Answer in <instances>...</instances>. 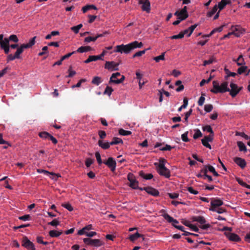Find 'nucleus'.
I'll list each match as a JSON object with an SVG mask.
<instances>
[{
    "mask_svg": "<svg viewBox=\"0 0 250 250\" xmlns=\"http://www.w3.org/2000/svg\"><path fill=\"white\" fill-rule=\"evenodd\" d=\"M143 46V43L142 42H139L137 41L131 42L127 44H121L116 46L115 52H119L128 54L131 51L137 48H141Z\"/></svg>",
    "mask_w": 250,
    "mask_h": 250,
    "instance_id": "obj_1",
    "label": "nucleus"
},
{
    "mask_svg": "<svg viewBox=\"0 0 250 250\" xmlns=\"http://www.w3.org/2000/svg\"><path fill=\"white\" fill-rule=\"evenodd\" d=\"M167 161L163 158L159 159L158 162L154 163V165L156 167V170L158 174L166 178L170 177V171L165 167Z\"/></svg>",
    "mask_w": 250,
    "mask_h": 250,
    "instance_id": "obj_2",
    "label": "nucleus"
},
{
    "mask_svg": "<svg viewBox=\"0 0 250 250\" xmlns=\"http://www.w3.org/2000/svg\"><path fill=\"white\" fill-rule=\"evenodd\" d=\"M212 84L213 88L210 90V91L213 93H223L229 91L228 83L227 82H224L220 84L218 82L214 81L212 82Z\"/></svg>",
    "mask_w": 250,
    "mask_h": 250,
    "instance_id": "obj_3",
    "label": "nucleus"
},
{
    "mask_svg": "<svg viewBox=\"0 0 250 250\" xmlns=\"http://www.w3.org/2000/svg\"><path fill=\"white\" fill-rule=\"evenodd\" d=\"M162 216L164 218L165 220L167 221V222L171 223L172 225L174 227L178 229L179 230L184 231V227L182 226L177 225V224L179 223V222L176 219H174L167 213H164L162 215Z\"/></svg>",
    "mask_w": 250,
    "mask_h": 250,
    "instance_id": "obj_4",
    "label": "nucleus"
},
{
    "mask_svg": "<svg viewBox=\"0 0 250 250\" xmlns=\"http://www.w3.org/2000/svg\"><path fill=\"white\" fill-rule=\"evenodd\" d=\"M193 221L197 222L201 225L200 228L203 229H207L210 227L209 224H206L205 218L203 216H198L192 218Z\"/></svg>",
    "mask_w": 250,
    "mask_h": 250,
    "instance_id": "obj_5",
    "label": "nucleus"
},
{
    "mask_svg": "<svg viewBox=\"0 0 250 250\" xmlns=\"http://www.w3.org/2000/svg\"><path fill=\"white\" fill-rule=\"evenodd\" d=\"M83 241L87 245L95 247H101L104 244V243L101 240L97 239H92L89 238H86L83 239Z\"/></svg>",
    "mask_w": 250,
    "mask_h": 250,
    "instance_id": "obj_6",
    "label": "nucleus"
},
{
    "mask_svg": "<svg viewBox=\"0 0 250 250\" xmlns=\"http://www.w3.org/2000/svg\"><path fill=\"white\" fill-rule=\"evenodd\" d=\"M231 30L232 35H234L236 37H240L246 32L245 29L239 25L232 26Z\"/></svg>",
    "mask_w": 250,
    "mask_h": 250,
    "instance_id": "obj_7",
    "label": "nucleus"
},
{
    "mask_svg": "<svg viewBox=\"0 0 250 250\" xmlns=\"http://www.w3.org/2000/svg\"><path fill=\"white\" fill-rule=\"evenodd\" d=\"M230 89H229V91L228 92H229V94L232 97H235L242 88V87H238L236 84L233 83H230Z\"/></svg>",
    "mask_w": 250,
    "mask_h": 250,
    "instance_id": "obj_8",
    "label": "nucleus"
},
{
    "mask_svg": "<svg viewBox=\"0 0 250 250\" xmlns=\"http://www.w3.org/2000/svg\"><path fill=\"white\" fill-rule=\"evenodd\" d=\"M120 76H121V74L119 72L112 74L110 79V82L116 84L122 83L125 80V77L124 75H122L121 78L118 79L117 77Z\"/></svg>",
    "mask_w": 250,
    "mask_h": 250,
    "instance_id": "obj_9",
    "label": "nucleus"
},
{
    "mask_svg": "<svg viewBox=\"0 0 250 250\" xmlns=\"http://www.w3.org/2000/svg\"><path fill=\"white\" fill-rule=\"evenodd\" d=\"M22 246L28 250H36L33 243L31 242L26 236L24 237L23 238Z\"/></svg>",
    "mask_w": 250,
    "mask_h": 250,
    "instance_id": "obj_10",
    "label": "nucleus"
},
{
    "mask_svg": "<svg viewBox=\"0 0 250 250\" xmlns=\"http://www.w3.org/2000/svg\"><path fill=\"white\" fill-rule=\"evenodd\" d=\"M119 64L113 61L106 62L104 68L110 71L118 70L119 69L118 66Z\"/></svg>",
    "mask_w": 250,
    "mask_h": 250,
    "instance_id": "obj_11",
    "label": "nucleus"
},
{
    "mask_svg": "<svg viewBox=\"0 0 250 250\" xmlns=\"http://www.w3.org/2000/svg\"><path fill=\"white\" fill-rule=\"evenodd\" d=\"M111 170V171L114 172L116 167V161L112 157L108 158L106 162H104Z\"/></svg>",
    "mask_w": 250,
    "mask_h": 250,
    "instance_id": "obj_12",
    "label": "nucleus"
},
{
    "mask_svg": "<svg viewBox=\"0 0 250 250\" xmlns=\"http://www.w3.org/2000/svg\"><path fill=\"white\" fill-rule=\"evenodd\" d=\"M213 139V135H209L208 136H206L203 138L201 140L202 143L204 146L209 148V149H211V146L209 144V142H212Z\"/></svg>",
    "mask_w": 250,
    "mask_h": 250,
    "instance_id": "obj_13",
    "label": "nucleus"
},
{
    "mask_svg": "<svg viewBox=\"0 0 250 250\" xmlns=\"http://www.w3.org/2000/svg\"><path fill=\"white\" fill-rule=\"evenodd\" d=\"M139 4H142V9L143 11L149 13L150 11V3L148 0H140Z\"/></svg>",
    "mask_w": 250,
    "mask_h": 250,
    "instance_id": "obj_14",
    "label": "nucleus"
},
{
    "mask_svg": "<svg viewBox=\"0 0 250 250\" xmlns=\"http://www.w3.org/2000/svg\"><path fill=\"white\" fill-rule=\"evenodd\" d=\"M22 50L20 47H18L15 54L13 55L12 54H9L7 58V62L13 61L16 59H20L21 58L20 55L22 53Z\"/></svg>",
    "mask_w": 250,
    "mask_h": 250,
    "instance_id": "obj_15",
    "label": "nucleus"
},
{
    "mask_svg": "<svg viewBox=\"0 0 250 250\" xmlns=\"http://www.w3.org/2000/svg\"><path fill=\"white\" fill-rule=\"evenodd\" d=\"M140 189L141 190H145L148 194L153 196H157L159 194V192L157 189L151 187L140 188Z\"/></svg>",
    "mask_w": 250,
    "mask_h": 250,
    "instance_id": "obj_16",
    "label": "nucleus"
},
{
    "mask_svg": "<svg viewBox=\"0 0 250 250\" xmlns=\"http://www.w3.org/2000/svg\"><path fill=\"white\" fill-rule=\"evenodd\" d=\"M37 172L39 173H44L47 174L49 177L53 180H57V179L59 177L56 174L53 172H49L46 170L42 169H37Z\"/></svg>",
    "mask_w": 250,
    "mask_h": 250,
    "instance_id": "obj_17",
    "label": "nucleus"
},
{
    "mask_svg": "<svg viewBox=\"0 0 250 250\" xmlns=\"http://www.w3.org/2000/svg\"><path fill=\"white\" fill-rule=\"evenodd\" d=\"M234 162L241 168H244L246 166V162L244 159L240 157H235L233 159Z\"/></svg>",
    "mask_w": 250,
    "mask_h": 250,
    "instance_id": "obj_18",
    "label": "nucleus"
},
{
    "mask_svg": "<svg viewBox=\"0 0 250 250\" xmlns=\"http://www.w3.org/2000/svg\"><path fill=\"white\" fill-rule=\"evenodd\" d=\"M35 39L36 37H34L33 38H31L28 43L26 44H23L21 45L19 47L20 49H21L22 50V52L23 51L24 49L28 48L32 46H33L35 43Z\"/></svg>",
    "mask_w": 250,
    "mask_h": 250,
    "instance_id": "obj_19",
    "label": "nucleus"
},
{
    "mask_svg": "<svg viewBox=\"0 0 250 250\" xmlns=\"http://www.w3.org/2000/svg\"><path fill=\"white\" fill-rule=\"evenodd\" d=\"M223 204V201L221 199L216 198L212 199L210 202L211 208H217Z\"/></svg>",
    "mask_w": 250,
    "mask_h": 250,
    "instance_id": "obj_20",
    "label": "nucleus"
},
{
    "mask_svg": "<svg viewBox=\"0 0 250 250\" xmlns=\"http://www.w3.org/2000/svg\"><path fill=\"white\" fill-rule=\"evenodd\" d=\"M197 26V24H195L190 26L188 29H185L183 31H181L182 33L183 34V36L184 37L185 35H187L188 37H189Z\"/></svg>",
    "mask_w": 250,
    "mask_h": 250,
    "instance_id": "obj_21",
    "label": "nucleus"
},
{
    "mask_svg": "<svg viewBox=\"0 0 250 250\" xmlns=\"http://www.w3.org/2000/svg\"><path fill=\"white\" fill-rule=\"evenodd\" d=\"M179 19H183V20L186 19L188 17L187 11V7L185 6L180 11H179Z\"/></svg>",
    "mask_w": 250,
    "mask_h": 250,
    "instance_id": "obj_22",
    "label": "nucleus"
},
{
    "mask_svg": "<svg viewBox=\"0 0 250 250\" xmlns=\"http://www.w3.org/2000/svg\"><path fill=\"white\" fill-rule=\"evenodd\" d=\"M227 237L229 240L232 241L238 242L240 240L239 236L237 234L233 233H230L228 234Z\"/></svg>",
    "mask_w": 250,
    "mask_h": 250,
    "instance_id": "obj_23",
    "label": "nucleus"
},
{
    "mask_svg": "<svg viewBox=\"0 0 250 250\" xmlns=\"http://www.w3.org/2000/svg\"><path fill=\"white\" fill-rule=\"evenodd\" d=\"M98 145L104 149L109 148L111 146L110 142L108 143L107 142H103L102 140H99L98 141Z\"/></svg>",
    "mask_w": 250,
    "mask_h": 250,
    "instance_id": "obj_24",
    "label": "nucleus"
},
{
    "mask_svg": "<svg viewBox=\"0 0 250 250\" xmlns=\"http://www.w3.org/2000/svg\"><path fill=\"white\" fill-rule=\"evenodd\" d=\"M230 2L229 0H221V1L218 3L217 8H218L219 11H220L224 9L226 5L229 4Z\"/></svg>",
    "mask_w": 250,
    "mask_h": 250,
    "instance_id": "obj_25",
    "label": "nucleus"
},
{
    "mask_svg": "<svg viewBox=\"0 0 250 250\" xmlns=\"http://www.w3.org/2000/svg\"><path fill=\"white\" fill-rule=\"evenodd\" d=\"M91 49H92L91 47L89 46H81L78 48V49L76 51L79 53H82L89 51L91 50Z\"/></svg>",
    "mask_w": 250,
    "mask_h": 250,
    "instance_id": "obj_26",
    "label": "nucleus"
},
{
    "mask_svg": "<svg viewBox=\"0 0 250 250\" xmlns=\"http://www.w3.org/2000/svg\"><path fill=\"white\" fill-rule=\"evenodd\" d=\"M62 231H57L55 230H52L49 231V234L51 237H57L62 234Z\"/></svg>",
    "mask_w": 250,
    "mask_h": 250,
    "instance_id": "obj_27",
    "label": "nucleus"
},
{
    "mask_svg": "<svg viewBox=\"0 0 250 250\" xmlns=\"http://www.w3.org/2000/svg\"><path fill=\"white\" fill-rule=\"evenodd\" d=\"M140 176L146 180H150L153 177V175L151 173L146 174L143 171L140 172Z\"/></svg>",
    "mask_w": 250,
    "mask_h": 250,
    "instance_id": "obj_28",
    "label": "nucleus"
},
{
    "mask_svg": "<svg viewBox=\"0 0 250 250\" xmlns=\"http://www.w3.org/2000/svg\"><path fill=\"white\" fill-rule=\"evenodd\" d=\"M205 167V169H207V171L208 170L210 172L212 173L214 176H218V173L216 171L215 168L213 166H206Z\"/></svg>",
    "mask_w": 250,
    "mask_h": 250,
    "instance_id": "obj_29",
    "label": "nucleus"
},
{
    "mask_svg": "<svg viewBox=\"0 0 250 250\" xmlns=\"http://www.w3.org/2000/svg\"><path fill=\"white\" fill-rule=\"evenodd\" d=\"M237 146L239 147V151L246 152L247 151L246 146L241 141L237 142Z\"/></svg>",
    "mask_w": 250,
    "mask_h": 250,
    "instance_id": "obj_30",
    "label": "nucleus"
},
{
    "mask_svg": "<svg viewBox=\"0 0 250 250\" xmlns=\"http://www.w3.org/2000/svg\"><path fill=\"white\" fill-rule=\"evenodd\" d=\"M92 9H94V10L97 9V7L94 5L92 4V5H87L83 6L82 8V11L83 13H85L88 10Z\"/></svg>",
    "mask_w": 250,
    "mask_h": 250,
    "instance_id": "obj_31",
    "label": "nucleus"
},
{
    "mask_svg": "<svg viewBox=\"0 0 250 250\" xmlns=\"http://www.w3.org/2000/svg\"><path fill=\"white\" fill-rule=\"evenodd\" d=\"M0 46L1 48H4L6 46H9V41L8 38H5L3 41L0 42Z\"/></svg>",
    "mask_w": 250,
    "mask_h": 250,
    "instance_id": "obj_32",
    "label": "nucleus"
},
{
    "mask_svg": "<svg viewBox=\"0 0 250 250\" xmlns=\"http://www.w3.org/2000/svg\"><path fill=\"white\" fill-rule=\"evenodd\" d=\"M235 61L237 63V64L239 66L245 64V62L244 59L243 58L242 55H240L237 59L235 60Z\"/></svg>",
    "mask_w": 250,
    "mask_h": 250,
    "instance_id": "obj_33",
    "label": "nucleus"
},
{
    "mask_svg": "<svg viewBox=\"0 0 250 250\" xmlns=\"http://www.w3.org/2000/svg\"><path fill=\"white\" fill-rule=\"evenodd\" d=\"M215 61H216V59H215V57L212 56L208 60H205L204 61L203 65L206 66L207 65L211 64L212 63H213L214 62H215Z\"/></svg>",
    "mask_w": 250,
    "mask_h": 250,
    "instance_id": "obj_34",
    "label": "nucleus"
},
{
    "mask_svg": "<svg viewBox=\"0 0 250 250\" xmlns=\"http://www.w3.org/2000/svg\"><path fill=\"white\" fill-rule=\"evenodd\" d=\"M217 5H215L212 9L207 13V16L208 17H212L215 13H216L217 10Z\"/></svg>",
    "mask_w": 250,
    "mask_h": 250,
    "instance_id": "obj_35",
    "label": "nucleus"
},
{
    "mask_svg": "<svg viewBox=\"0 0 250 250\" xmlns=\"http://www.w3.org/2000/svg\"><path fill=\"white\" fill-rule=\"evenodd\" d=\"M91 82L93 84L98 85L102 83L101 78L100 77L95 76L93 77Z\"/></svg>",
    "mask_w": 250,
    "mask_h": 250,
    "instance_id": "obj_36",
    "label": "nucleus"
},
{
    "mask_svg": "<svg viewBox=\"0 0 250 250\" xmlns=\"http://www.w3.org/2000/svg\"><path fill=\"white\" fill-rule=\"evenodd\" d=\"M122 140L119 138L114 137L112 141L110 142L111 145H117L119 144H123Z\"/></svg>",
    "mask_w": 250,
    "mask_h": 250,
    "instance_id": "obj_37",
    "label": "nucleus"
},
{
    "mask_svg": "<svg viewBox=\"0 0 250 250\" xmlns=\"http://www.w3.org/2000/svg\"><path fill=\"white\" fill-rule=\"evenodd\" d=\"M150 48H147V49H145L143 50H141V51H138L136 53H135L132 56V58H135V57H140L141 56H142L143 55L145 54V53L146 52V51L148 50H149Z\"/></svg>",
    "mask_w": 250,
    "mask_h": 250,
    "instance_id": "obj_38",
    "label": "nucleus"
},
{
    "mask_svg": "<svg viewBox=\"0 0 250 250\" xmlns=\"http://www.w3.org/2000/svg\"><path fill=\"white\" fill-rule=\"evenodd\" d=\"M141 236V234H140L138 232H136L134 234H131L129 236V239L131 241H134L137 240L138 238H140Z\"/></svg>",
    "mask_w": 250,
    "mask_h": 250,
    "instance_id": "obj_39",
    "label": "nucleus"
},
{
    "mask_svg": "<svg viewBox=\"0 0 250 250\" xmlns=\"http://www.w3.org/2000/svg\"><path fill=\"white\" fill-rule=\"evenodd\" d=\"M194 134L193 136V138H194V139H197L198 138L202 136V133L199 129H194Z\"/></svg>",
    "mask_w": 250,
    "mask_h": 250,
    "instance_id": "obj_40",
    "label": "nucleus"
},
{
    "mask_svg": "<svg viewBox=\"0 0 250 250\" xmlns=\"http://www.w3.org/2000/svg\"><path fill=\"white\" fill-rule=\"evenodd\" d=\"M119 133L120 135H123V136H128L131 134V132L129 130H125L124 129H120L119 130Z\"/></svg>",
    "mask_w": 250,
    "mask_h": 250,
    "instance_id": "obj_41",
    "label": "nucleus"
},
{
    "mask_svg": "<svg viewBox=\"0 0 250 250\" xmlns=\"http://www.w3.org/2000/svg\"><path fill=\"white\" fill-rule=\"evenodd\" d=\"M165 53L164 52L162 53L160 55L154 57L153 58V60L157 62H158L160 61H164L165 60Z\"/></svg>",
    "mask_w": 250,
    "mask_h": 250,
    "instance_id": "obj_42",
    "label": "nucleus"
},
{
    "mask_svg": "<svg viewBox=\"0 0 250 250\" xmlns=\"http://www.w3.org/2000/svg\"><path fill=\"white\" fill-rule=\"evenodd\" d=\"M188 105V99L186 98L184 99L183 104L178 109L179 112L181 111L182 109L186 108Z\"/></svg>",
    "mask_w": 250,
    "mask_h": 250,
    "instance_id": "obj_43",
    "label": "nucleus"
},
{
    "mask_svg": "<svg viewBox=\"0 0 250 250\" xmlns=\"http://www.w3.org/2000/svg\"><path fill=\"white\" fill-rule=\"evenodd\" d=\"M129 186L130 187L134 189H138V182L135 179H134L133 181H131L130 182Z\"/></svg>",
    "mask_w": 250,
    "mask_h": 250,
    "instance_id": "obj_44",
    "label": "nucleus"
},
{
    "mask_svg": "<svg viewBox=\"0 0 250 250\" xmlns=\"http://www.w3.org/2000/svg\"><path fill=\"white\" fill-rule=\"evenodd\" d=\"M222 30V27H220L218 29H214L208 35H204L203 36V38H207L209 37L210 36H211L214 32L216 31L221 32Z\"/></svg>",
    "mask_w": 250,
    "mask_h": 250,
    "instance_id": "obj_45",
    "label": "nucleus"
},
{
    "mask_svg": "<svg viewBox=\"0 0 250 250\" xmlns=\"http://www.w3.org/2000/svg\"><path fill=\"white\" fill-rule=\"evenodd\" d=\"M209 210L212 211L216 212L217 213L219 214L223 213L225 211V210L223 208H209Z\"/></svg>",
    "mask_w": 250,
    "mask_h": 250,
    "instance_id": "obj_46",
    "label": "nucleus"
},
{
    "mask_svg": "<svg viewBox=\"0 0 250 250\" xmlns=\"http://www.w3.org/2000/svg\"><path fill=\"white\" fill-rule=\"evenodd\" d=\"M247 69V66L244 65H242L241 67H240L237 70V73L238 74L240 75L246 71Z\"/></svg>",
    "mask_w": 250,
    "mask_h": 250,
    "instance_id": "obj_47",
    "label": "nucleus"
},
{
    "mask_svg": "<svg viewBox=\"0 0 250 250\" xmlns=\"http://www.w3.org/2000/svg\"><path fill=\"white\" fill-rule=\"evenodd\" d=\"M203 130L205 131L209 132L211 134L213 135V132L211 127L210 125H206L203 127Z\"/></svg>",
    "mask_w": 250,
    "mask_h": 250,
    "instance_id": "obj_48",
    "label": "nucleus"
},
{
    "mask_svg": "<svg viewBox=\"0 0 250 250\" xmlns=\"http://www.w3.org/2000/svg\"><path fill=\"white\" fill-rule=\"evenodd\" d=\"M82 26V24H80L77 26L72 27L71 30L75 33H78Z\"/></svg>",
    "mask_w": 250,
    "mask_h": 250,
    "instance_id": "obj_49",
    "label": "nucleus"
},
{
    "mask_svg": "<svg viewBox=\"0 0 250 250\" xmlns=\"http://www.w3.org/2000/svg\"><path fill=\"white\" fill-rule=\"evenodd\" d=\"M8 39L9 41H11L15 42H19V39L17 36L14 34L10 35Z\"/></svg>",
    "mask_w": 250,
    "mask_h": 250,
    "instance_id": "obj_50",
    "label": "nucleus"
},
{
    "mask_svg": "<svg viewBox=\"0 0 250 250\" xmlns=\"http://www.w3.org/2000/svg\"><path fill=\"white\" fill-rule=\"evenodd\" d=\"M192 112V109H190L188 112H186L185 117V122H186L187 124H188V118L190 116Z\"/></svg>",
    "mask_w": 250,
    "mask_h": 250,
    "instance_id": "obj_51",
    "label": "nucleus"
},
{
    "mask_svg": "<svg viewBox=\"0 0 250 250\" xmlns=\"http://www.w3.org/2000/svg\"><path fill=\"white\" fill-rule=\"evenodd\" d=\"M95 157L97 159V162L99 165H101L103 163L100 153L99 152H96L95 153Z\"/></svg>",
    "mask_w": 250,
    "mask_h": 250,
    "instance_id": "obj_52",
    "label": "nucleus"
},
{
    "mask_svg": "<svg viewBox=\"0 0 250 250\" xmlns=\"http://www.w3.org/2000/svg\"><path fill=\"white\" fill-rule=\"evenodd\" d=\"M213 109V106L212 104H206L204 106V110L206 112L208 113L212 111Z\"/></svg>",
    "mask_w": 250,
    "mask_h": 250,
    "instance_id": "obj_53",
    "label": "nucleus"
},
{
    "mask_svg": "<svg viewBox=\"0 0 250 250\" xmlns=\"http://www.w3.org/2000/svg\"><path fill=\"white\" fill-rule=\"evenodd\" d=\"M96 41V38L95 37H87L85 38L84 39V42L88 43L90 42H95Z\"/></svg>",
    "mask_w": 250,
    "mask_h": 250,
    "instance_id": "obj_54",
    "label": "nucleus"
},
{
    "mask_svg": "<svg viewBox=\"0 0 250 250\" xmlns=\"http://www.w3.org/2000/svg\"><path fill=\"white\" fill-rule=\"evenodd\" d=\"M50 134L47 132H42L39 133V136L41 138L43 139H47L49 138Z\"/></svg>",
    "mask_w": 250,
    "mask_h": 250,
    "instance_id": "obj_55",
    "label": "nucleus"
},
{
    "mask_svg": "<svg viewBox=\"0 0 250 250\" xmlns=\"http://www.w3.org/2000/svg\"><path fill=\"white\" fill-rule=\"evenodd\" d=\"M62 206L67 209L69 211H72L73 210V208L69 203H65L62 205Z\"/></svg>",
    "mask_w": 250,
    "mask_h": 250,
    "instance_id": "obj_56",
    "label": "nucleus"
},
{
    "mask_svg": "<svg viewBox=\"0 0 250 250\" xmlns=\"http://www.w3.org/2000/svg\"><path fill=\"white\" fill-rule=\"evenodd\" d=\"M236 136H240L242 137L245 138L246 140H249L250 137L246 135L244 132H237L236 133Z\"/></svg>",
    "mask_w": 250,
    "mask_h": 250,
    "instance_id": "obj_57",
    "label": "nucleus"
},
{
    "mask_svg": "<svg viewBox=\"0 0 250 250\" xmlns=\"http://www.w3.org/2000/svg\"><path fill=\"white\" fill-rule=\"evenodd\" d=\"M113 91V89L111 87L109 86H107L104 92V94H107L108 96H110L112 92Z\"/></svg>",
    "mask_w": 250,
    "mask_h": 250,
    "instance_id": "obj_58",
    "label": "nucleus"
},
{
    "mask_svg": "<svg viewBox=\"0 0 250 250\" xmlns=\"http://www.w3.org/2000/svg\"><path fill=\"white\" fill-rule=\"evenodd\" d=\"M187 190L189 193L193 194L194 195H197L199 193V192L197 190L194 189L191 187H188Z\"/></svg>",
    "mask_w": 250,
    "mask_h": 250,
    "instance_id": "obj_59",
    "label": "nucleus"
},
{
    "mask_svg": "<svg viewBox=\"0 0 250 250\" xmlns=\"http://www.w3.org/2000/svg\"><path fill=\"white\" fill-rule=\"evenodd\" d=\"M184 37L183 34L181 32H180L178 34L173 35L171 37H170V39H182Z\"/></svg>",
    "mask_w": 250,
    "mask_h": 250,
    "instance_id": "obj_60",
    "label": "nucleus"
},
{
    "mask_svg": "<svg viewBox=\"0 0 250 250\" xmlns=\"http://www.w3.org/2000/svg\"><path fill=\"white\" fill-rule=\"evenodd\" d=\"M37 241L38 243L42 244L44 245H46L48 244V242L46 241H43V237L41 236L38 237L37 238Z\"/></svg>",
    "mask_w": 250,
    "mask_h": 250,
    "instance_id": "obj_61",
    "label": "nucleus"
},
{
    "mask_svg": "<svg viewBox=\"0 0 250 250\" xmlns=\"http://www.w3.org/2000/svg\"><path fill=\"white\" fill-rule=\"evenodd\" d=\"M188 132L187 131L182 135L181 138H182L183 141H184L185 142H188L189 139L188 137Z\"/></svg>",
    "mask_w": 250,
    "mask_h": 250,
    "instance_id": "obj_62",
    "label": "nucleus"
},
{
    "mask_svg": "<svg viewBox=\"0 0 250 250\" xmlns=\"http://www.w3.org/2000/svg\"><path fill=\"white\" fill-rule=\"evenodd\" d=\"M48 224L52 226H57L59 225L60 222L57 219H55L51 222H49Z\"/></svg>",
    "mask_w": 250,
    "mask_h": 250,
    "instance_id": "obj_63",
    "label": "nucleus"
},
{
    "mask_svg": "<svg viewBox=\"0 0 250 250\" xmlns=\"http://www.w3.org/2000/svg\"><path fill=\"white\" fill-rule=\"evenodd\" d=\"M205 98L204 96L202 95L199 99L198 104L199 106H202L205 102Z\"/></svg>",
    "mask_w": 250,
    "mask_h": 250,
    "instance_id": "obj_64",
    "label": "nucleus"
}]
</instances>
